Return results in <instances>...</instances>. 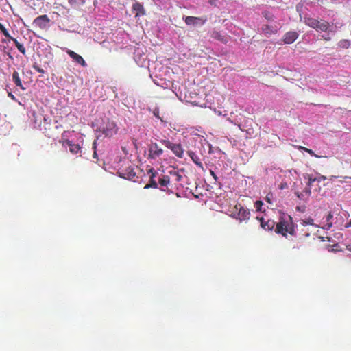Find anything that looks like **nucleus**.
I'll return each mask as SVG.
<instances>
[{
	"mask_svg": "<svg viewBox=\"0 0 351 351\" xmlns=\"http://www.w3.org/2000/svg\"><path fill=\"white\" fill-rule=\"evenodd\" d=\"M297 209H298V210H300V211H302V212L304 210V209H302V208H300V207H297Z\"/></svg>",
	"mask_w": 351,
	"mask_h": 351,
	"instance_id": "nucleus-40",
	"label": "nucleus"
},
{
	"mask_svg": "<svg viewBox=\"0 0 351 351\" xmlns=\"http://www.w3.org/2000/svg\"><path fill=\"white\" fill-rule=\"evenodd\" d=\"M206 204H208V206L210 207V208L213 209V210H217V207L218 206H215L213 205V200L211 199H208L207 202H206Z\"/></svg>",
	"mask_w": 351,
	"mask_h": 351,
	"instance_id": "nucleus-32",
	"label": "nucleus"
},
{
	"mask_svg": "<svg viewBox=\"0 0 351 351\" xmlns=\"http://www.w3.org/2000/svg\"><path fill=\"white\" fill-rule=\"evenodd\" d=\"M226 157V154L225 153L221 152V156H220L221 160L225 159Z\"/></svg>",
	"mask_w": 351,
	"mask_h": 351,
	"instance_id": "nucleus-39",
	"label": "nucleus"
},
{
	"mask_svg": "<svg viewBox=\"0 0 351 351\" xmlns=\"http://www.w3.org/2000/svg\"><path fill=\"white\" fill-rule=\"evenodd\" d=\"M295 194L296 196L301 200L303 201H307L311 196V189L308 187H306L302 191L299 192L296 191L295 192Z\"/></svg>",
	"mask_w": 351,
	"mask_h": 351,
	"instance_id": "nucleus-18",
	"label": "nucleus"
},
{
	"mask_svg": "<svg viewBox=\"0 0 351 351\" xmlns=\"http://www.w3.org/2000/svg\"><path fill=\"white\" fill-rule=\"evenodd\" d=\"M304 23L318 32H324L325 34L322 36V38L325 40H330L331 36H333L337 31V26L330 25L324 20L319 21L313 18L307 17L304 19Z\"/></svg>",
	"mask_w": 351,
	"mask_h": 351,
	"instance_id": "nucleus-1",
	"label": "nucleus"
},
{
	"mask_svg": "<svg viewBox=\"0 0 351 351\" xmlns=\"http://www.w3.org/2000/svg\"><path fill=\"white\" fill-rule=\"evenodd\" d=\"M33 69L37 72L44 74L45 73V70L43 69L38 64L34 63L32 66Z\"/></svg>",
	"mask_w": 351,
	"mask_h": 351,
	"instance_id": "nucleus-29",
	"label": "nucleus"
},
{
	"mask_svg": "<svg viewBox=\"0 0 351 351\" xmlns=\"http://www.w3.org/2000/svg\"><path fill=\"white\" fill-rule=\"evenodd\" d=\"M209 172H210L211 176L213 177V180L215 181H217V174L215 173V171L213 170H212V169H210Z\"/></svg>",
	"mask_w": 351,
	"mask_h": 351,
	"instance_id": "nucleus-37",
	"label": "nucleus"
},
{
	"mask_svg": "<svg viewBox=\"0 0 351 351\" xmlns=\"http://www.w3.org/2000/svg\"><path fill=\"white\" fill-rule=\"evenodd\" d=\"M119 174L121 177L127 180H132L136 176V173L131 167H128L125 169H121L119 171Z\"/></svg>",
	"mask_w": 351,
	"mask_h": 351,
	"instance_id": "nucleus-13",
	"label": "nucleus"
},
{
	"mask_svg": "<svg viewBox=\"0 0 351 351\" xmlns=\"http://www.w3.org/2000/svg\"><path fill=\"white\" fill-rule=\"evenodd\" d=\"M274 199V195L272 193H268L265 197V200L270 204L273 203Z\"/></svg>",
	"mask_w": 351,
	"mask_h": 351,
	"instance_id": "nucleus-31",
	"label": "nucleus"
},
{
	"mask_svg": "<svg viewBox=\"0 0 351 351\" xmlns=\"http://www.w3.org/2000/svg\"><path fill=\"white\" fill-rule=\"evenodd\" d=\"M264 16L268 21H271L274 17L273 15H271L270 13L267 12H264Z\"/></svg>",
	"mask_w": 351,
	"mask_h": 351,
	"instance_id": "nucleus-36",
	"label": "nucleus"
},
{
	"mask_svg": "<svg viewBox=\"0 0 351 351\" xmlns=\"http://www.w3.org/2000/svg\"><path fill=\"white\" fill-rule=\"evenodd\" d=\"M347 249L349 250V251H351V245H348L347 246Z\"/></svg>",
	"mask_w": 351,
	"mask_h": 351,
	"instance_id": "nucleus-41",
	"label": "nucleus"
},
{
	"mask_svg": "<svg viewBox=\"0 0 351 351\" xmlns=\"http://www.w3.org/2000/svg\"><path fill=\"white\" fill-rule=\"evenodd\" d=\"M302 224L303 226L312 225V226H317L316 225H315L313 223V219L312 218H311V217H308L307 219L302 220Z\"/></svg>",
	"mask_w": 351,
	"mask_h": 351,
	"instance_id": "nucleus-28",
	"label": "nucleus"
},
{
	"mask_svg": "<svg viewBox=\"0 0 351 351\" xmlns=\"http://www.w3.org/2000/svg\"><path fill=\"white\" fill-rule=\"evenodd\" d=\"M66 53L77 64H80L83 67H86L87 64L84 58L79 54L76 53L75 51L67 49Z\"/></svg>",
	"mask_w": 351,
	"mask_h": 351,
	"instance_id": "nucleus-12",
	"label": "nucleus"
},
{
	"mask_svg": "<svg viewBox=\"0 0 351 351\" xmlns=\"http://www.w3.org/2000/svg\"><path fill=\"white\" fill-rule=\"evenodd\" d=\"M86 0H69V3L70 5H77V4H84L85 3Z\"/></svg>",
	"mask_w": 351,
	"mask_h": 351,
	"instance_id": "nucleus-30",
	"label": "nucleus"
},
{
	"mask_svg": "<svg viewBox=\"0 0 351 351\" xmlns=\"http://www.w3.org/2000/svg\"><path fill=\"white\" fill-rule=\"evenodd\" d=\"M298 32L290 31L287 32L283 37V42L285 44H291L298 38Z\"/></svg>",
	"mask_w": 351,
	"mask_h": 351,
	"instance_id": "nucleus-14",
	"label": "nucleus"
},
{
	"mask_svg": "<svg viewBox=\"0 0 351 351\" xmlns=\"http://www.w3.org/2000/svg\"><path fill=\"white\" fill-rule=\"evenodd\" d=\"M49 22H50L49 18L46 14H44V15H40V16L36 17L34 20L32 25L34 27H38L40 29H44L47 28Z\"/></svg>",
	"mask_w": 351,
	"mask_h": 351,
	"instance_id": "nucleus-8",
	"label": "nucleus"
},
{
	"mask_svg": "<svg viewBox=\"0 0 351 351\" xmlns=\"http://www.w3.org/2000/svg\"><path fill=\"white\" fill-rule=\"evenodd\" d=\"M148 159L155 160L159 158L163 154V149L158 146L156 143H152L148 148Z\"/></svg>",
	"mask_w": 351,
	"mask_h": 351,
	"instance_id": "nucleus-6",
	"label": "nucleus"
},
{
	"mask_svg": "<svg viewBox=\"0 0 351 351\" xmlns=\"http://www.w3.org/2000/svg\"><path fill=\"white\" fill-rule=\"evenodd\" d=\"M286 186H287V184H285V185H282V186H281V189H284V188H285V187H286Z\"/></svg>",
	"mask_w": 351,
	"mask_h": 351,
	"instance_id": "nucleus-42",
	"label": "nucleus"
},
{
	"mask_svg": "<svg viewBox=\"0 0 351 351\" xmlns=\"http://www.w3.org/2000/svg\"><path fill=\"white\" fill-rule=\"evenodd\" d=\"M158 184L160 185L162 191H165L168 189L169 186H171V183L169 175H163L158 179Z\"/></svg>",
	"mask_w": 351,
	"mask_h": 351,
	"instance_id": "nucleus-17",
	"label": "nucleus"
},
{
	"mask_svg": "<svg viewBox=\"0 0 351 351\" xmlns=\"http://www.w3.org/2000/svg\"><path fill=\"white\" fill-rule=\"evenodd\" d=\"M132 10L135 13V17H139L145 14V10L143 4L136 2L132 5Z\"/></svg>",
	"mask_w": 351,
	"mask_h": 351,
	"instance_id": "nucleus-16",
	"label": "nucleus"
},
{
	"mask_svg": "<svg viewBox=\"0 0 351 351\" xmlns=\"http://www.w3.org/2000/svg\"><path fill=\"white\" fill-rule=\"evenodd\" d=\"M326 179V177L324 176H322L319 174L316 175V180L317 182H321L323 180H325Z\"/></svg>",
	"mask_w": 351,
	"mask_h": 351,
	"instance_id": "nucleus-35",
	"label": "nucleus"
},
{
	"mask_svg": "<svg viewBox=\"0 0 351 351\" xmlns=\"http://www.w3.org/2000/svg\"><path fill=\"white\" fill-rule=\"evenodd\" d=\"M154 176H155V175H154V174H152V176H151V178H150L149 183L145 185V189H149V188H157V186H158V183H157V182L154 180Z\"/></svg>",
	"mask_w": 351,
	"mask_h": 351,
	"instance_id": "nucleus-25",
	"label": "nucleus"
},
{
	"mask_svg": "<svg viewBox=\"0 0 351 351\" xmlns=\"http://www.w3.org/2000/svg\"><path fill=\"white\" fill-rule=\"evenodd\" d=\"M274 223L273 221H264L263 219H261V226L265 230H271L274 226Z\"/></svg>",
	"mask_w": 351,
	"mask_h": 351,
	"instance_id": "nucleus-20",
	"label": "nucleus"
},
{
	"mask_svg": "<svg viewBox=\"0 0 351 351\" xmlns=\"http://www.w3.org/2000/svg\"><path fill=\"white\" fill-rule=\"evenodd\" d=\"M101 131L106 136H112L117 133L118 128L114 121L108 120Z\"/></svg>",
	"mask_w": 351,
	"mask_h": 351,
	"instance_id": "nucleus-7",
	"label": "nucleus"
},
{
	"mask_svg": "<svg viewBox=\"0 0 351 351\" xmlns=\"http://www.w3.org/2000/svg\"><path fill=\"white\" fill-rule=\"evenodd\" d=\"M12 80H13V82H14V84H16V86L21 88L22 89H24V88L23 87L21 80L19 77V75L18 72L16 71H14L13 72Z\"/></svg>",
	"mask_w": 351,
	"mask_h": 351,
	"instance_id": "nucleus-21",
	"label": "nucleus"
},
{
	"mask_svg": "<svg viewBox=\"0 0 351 351\" xmlns=\"http://www.w3.org/2000/svg\"><path fill=\"white\" fill-rule=\"evenodd\" d=\"M337 210H334L332 213H330L326 217V224L323 227L324 229L329 230L334 224L341 230H344V217L348 218L349 213L346 211L343 212L342 215Z\"/></svg>",
	"mask_w": 351,
	"mask_h": 351,
	"instance_id": "nucleus-2",
	"label": "nucleus"
},
{
	"mask_svg": "<svg viewBox=\"0 0 351 351\" xmlns=\"http://www.w3.org/2000/svg\"><path fill=\"white\" fill-rule=\"evenodd\" d=\"M280 25L279 24H276V23L272 24H267L263 25L262 26V32L265 35H271L276 34L278 29H280Z\"/></svg>",
	"mask_w": 351,
	"mask_h": 351,
	"instance_id": "nucleus-9",
	"label": "nucleus"
},
{
	"mask_svg": "<svg viewBox=\"0 0 351 351\" xmlns=\"http://www.w3.org/2000/svg\"><path fill=\"white\" fill-rule=\"evenodd\" d=\"M169 177L171 183V185L176 184L180 182L182 178V176L180 175L178 171L176 169H172L169 171Z\"/></svg>",
	"mask_w": 351,
	"mask_h": 351,
	"instance_id": "nucleus-15",
	"label": "nucleus"
},
{
	"mask_svg": "<svg viewBox=\"0 0 351 351\" xmlns=\"http://www.w3.org/2000/svg\"><path fill=\"white\" fill-rule=\"evenodd\" d=\"M276 232L286 237L287 233L294 234V225L289 215L282 216L276 224Z\"/></svg>",
	"mask_w": 351,
	"mask_h": 351,
	"instance_id": "nucleus-3",
	"label": "nucleus"
},
{
	"mask_svg": "<svg viewBox=\"0 0 351 351\" xmlns=\"http://www.w3.org/2000/svg\"><path fill=\"white\" fill-rule=\"evenodd\" d=\"M232 161L228 160V162L226 163V166H224V168L226 169H228V167H230L231 169L232 168Z\"/></svg>",
	"mask_w": 351,
	"mask_h": 351,
	"instance_id": "nucleus-38",
	"label": "nucleus"
},
{
	"mask_svg": "<svg viewBox=\"0 0 351 351\" xmlns=\"http://www.w3.org/2000/svg\"><path fill=\"white\" fill-rule=\"evenodd\" d=\"M160 142L165 147L170 149L177 157L180 158L183 157L184 150L180 144L173 143L167 139H162Z\"/></svg>",
	"mask_w": 351,
	"mask_h": 351,
	"instance_id": "nucleus-5",
	"label": "nucleus"
},
{
	"mask_svg": "<svg viewBox=\"0 0 351 351\" xmlns=\"http://www.w3.org/2000/svg\"><path fill=\"white\" fill-rule=\"evenodd\" d=\"M96 146H97V143H96V141H94L93 143V149H94V153H93V157L94 158H97V152H96Z\"/></svg>",
	"mask_w": 351,
	"mask_h": 351,
	"instance_id": "nucleus-34",
	"label": "nucleus"
},
{
	"mask_svg": "<svg viewBox=\"0 0 351 351\" xmlns=\"http://www.w3.org/2000/svg\"><path fill=\"white\" fill-rule=\"evenodd\" d=\"M263 203L261 201H256L254 203V206L256 208V211H261Z\"/></svg>",
	"mask_w": 351,
	"mask_h": 351,
	"instance_id": "nucleus-33",
	"label": "nucleus"
},
{
	"mask_svg": "<svg viewBox=\"0 0 351 351\" xmlns=\"http://www.w3.org/2000/svg\"><path fill=\"white\" fill-rule=\"evenodd\" d=\"M230 212V216L235 218L239 221H247L250 217V210L241 204L235 205Z\"/></svg>",
	"mask_w": 351,
	"mask_h": 351,
	"instance_id": "nucleus-4",
	"label": "nucleus"
},
{
	"mask_svg": "<svg viewBox=\"0 0 351 351\" xmlns=\"http://www.w3.org/2000/svg\"><path fill=\"white\" fill-rule=\"evenodd\" d=\"M184 20L186 25L195 26L203 25L205 23L206 19L189 16L184 17Z\"/></svg>",
	"mask_w": 351,
	"mask_h": 351,
	"instance_id": "nucleus-10",
	"label": "nucleus"
},
{
	"mask_svg": "<svg viewBox=\"0 0 351 351\" xmlns=\"http://www.w3.org/2000/svg\"><path fill=\"white\" fill-rule=\"evenodd\" d=\"M188 154L192 160L199 167H202V163L199 157L193 152L189 151L188 152Z\"/></svg>",
	"mask_w": 351,
	"mask_h": 351,
	"instance_id": "nucleus-19",
	"label": "nucleus"
},
{
	"mask_svg": "<svg viewBox=\"0 0 351 351\" xmlns=\"http://www.w3.org/2000/svg\"><path fill=\"white\" fill-rule=\"evenodd\" d=\"M338 46L341 48H348L350 46V41L348 40H341L339 42Z\"/></svg>",
	"mask_w": 351,
	"mask_h": 351,
	"instance_id": "nucleus-27",
	"label": "nucleus"
},
{
	"mask_svg": "<svg viewBox=\"0 0 351 351\" xmlns=\"http://www.w3.org/2000/svg\"><path fill=\"white\" fill-rule=\"evenodd\" d=\"M0 30L3 34V35L9 38L10 40L12 38V36L10 35L8 32L7 31L6 28L4 27V25L0 23Z\"/></svg>",
	"mask_w": 351,
	"mask_h": 351,
	"instance_id": "nucleus-26",
	"label": "nucleus"
},
{
	"mask_svg": "<svg viewBox=\"0 0 351 351\" xmlns=\"http://www.w3.org/2000/svg\"><path fill=\"white\" fill-rule=\"evenodd\" d=\"M343 227H344V230H346L348 232V234H346V235L347 237L346 239L351 241V218L350 219H348L346 223H345Z\"/></svg>",
	"mask_w": 351,
	"mask_h": 351,
	"instance_id": "nucleus-22",
	"label": "nucleus"
},
{
	"mask_svg": "<svg viewBox=\"0 0 351 351\" xmlns=\"http://www.w3.org/2000/svg\"><path fill=\"white\" fill-rule=\"evenodd\" d=\"M304 178L308 180V183H307L306 187H308L310 189H311V186H312L313 183L314 182H317L316 176H313L311 174H306L304 176Z\"/></svg>",
	"mask_w": 351,
	"mask_h": 351,
	"instance_id": "nucleus-24",
	"label": "nucleus"
},
{
	"mask_svg": "<svg viewBox=\"0 0 351 351\" xmlns=\"http://www.w3.org/2000/svg\"><path fill=\"white\" fill-rule=\"evenodd\" d=\"M60 143L64 146L65 144L69 147V151L73 154H77L81 152L82 147L79 144L73 143L72 141L70 140H64L60 141Z\"/></svg>",
	"mask_w": 351,
	"mask_h": 351,
	"instance_id": "nucleus-11",
	"label": "nucleus"
},
{
	"mask_svg": "<svg viewBox=\"0 0 351 351\" xmlns=\"http://www.w3.org/2000/svg\"><path fill=\"white\" fill-rule=\"evenodd\" d=\"M10 40L14 42L16 48L18 49V50L23 55H25L26 49L24 47V46L22 44H21L19 42H18V40L13 37H12V38Z\"/></svg>",
	"mask_w": 351,
	"mask_h": 351,
	"instance_id": "nucleus-23",
	"label": "nucleus"
}]
</instances>
